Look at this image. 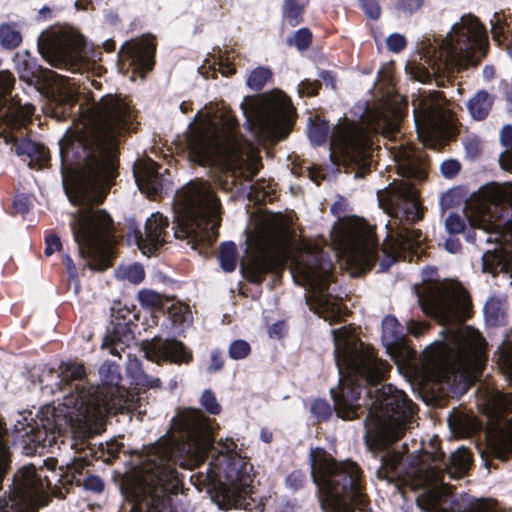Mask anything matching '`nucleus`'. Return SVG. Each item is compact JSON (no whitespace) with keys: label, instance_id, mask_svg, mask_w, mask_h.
I'll return each instance as SVG.
<instances>
[{"label":"nucleus","instance_id":"f257e3e1","mask_svg":"<svg viewBox=\"0 0 512 512\" xmlns=\"http://www.w3.org/2000/svg\"><path fill=\"white\" fill-rule=\"evenodd\" d=\"M37 45L50 65L81 77L86 75L87 83L50 72L53 82L66 90L80 122L72 138L59 142L63 188L77 208L71 213L69 226L81 257L106 260L114 241L113 220L93 205L103 201L117 174L120 137L131 128L134 112L116 95L96 100L90 92L87 84L101 87L90 76L100 77L105 69L97 64L95 52L75 28H51L39 36Z\"/></svg>","mask_w":512,"mask_h":512},{"label":"nucleus","instance_id":"f03ea898","mask_svg":"<svg viewBox=\"0 0 512 512\" xmlns=\"http://www.w3.org/2000/svg\"><path fill=\"white\" fill-rule=\"evenodd\" d=\"M334 358L339 373L338 389H331L338 417L353 420L366 413V443L374 453L379 451L380 465L376 477L397 488L409 486L421 490L416 504L422 512H498L492 499L462 495L447 506L449 491L444 476L461 478L472 465V455L464 447L454 451L448 460L433 436L413 451L409 462L402 453L386 448L398 440L416 422V405L406 394L391 384L380 383L390 369L373 349L347 328L333 330Z\"/></svg>","mask_w":512,"mask_h":512},{"label":"nucleus","instance_id":"7ed1b4c3","mask_svg":"<svg viewBox=\"0 0 512 512\" xmlns=\"http://www.w3.org/2000/svg\"><path fill=\"white\" fill-rule=\"evenodd\" d=\"M209 451L212 459L205 468L207 480L223 478L230 486L218 495V506L263 512V505L248 496L253 481L252 465L237 452L233 439H220L213 445L210 419L198 409L180 412L173 418L171 430L134 456L133 467L120 487L122 495L132 502L130 510L144 503L146 512H172L170 495L181 483L176 465L194 469L203 463Z\"/></svg>","mask_w":512,"mask_h":512},{"label":"nucleus","instance_id":"20e7f679","mask_svg":"<svg viewBox=\"0 0 512 512\" xmlns=\"http://www.w3.org/2000/svg\"><path fill=\"white\" fill-rule=\"evenodd\" d=\"M84 366L78 363H63L60 372L52 368L43 370L39 378L41 389L54 394L63 390L64 385L76 381L73 390L64 395L63 402L57 407L46 406L40 410L38 420L28 422L19 414L14 424L15 439L25 443V448L34 450L36 446H51L58 437H70V447L78 450L85 439L100 433L105 415L111 411L137 409L131 396L120 386L119 366L105 362L99 368L101 385L84 384Z\"/></svg>","mask_w":512,"mask_h":512},{"label":"nucleus","instance_id":"39448f33","mask_svg":"<svg viewBox=\"0 0 512 512\" xmlns=\"http://www.w3.org/2000/svg\"><path fill=\"white\" fill-rule=\"evenodd\" d=\"M393 157L397 174L402 179H394L377 191L379 207L394 219L386 225L388 232L381 248L373 227L357 216L339 218L330 232L336 257L361 271L370 270L377 260L380 261V271L389 269L406 250L412 251L424 239L422 232L409 224L423 217L415 185L427 176L425 157L413 147L403 145Z\"/></svg>","mask_w":512,"mask_h":512},{"label":"nucleus","instance_id":"423d86ee","mask_svg":"<svg viewBox=\"0 0 512 512\" xmlns=\"http://www.w3.org/2000/svg\"><path fill=\"white\" fill-rule=\"evenodd\" d=\"M435 274L434 268L423 269V285L417 297L422 311L445 327L447 337L425 350L426 367L442 389L462 394L481 369L486 343L478 331L456 328L470 316V299L458 282L436 280Z\"/></svg>","mask_w":512,"mask_h":512},{"label":"nucleus","instance_id":"0eeeda50","mask_svg":"<svg viewBox=\"0 0 512 512\" xmlns=\"http://www.w3.org/2000/svg\"><path fill=\"white\" fill-rule=\"evenodd\" d=\"M185 139L191 161L215 169L216 181L226 192L238 178L250 181L260 169L258 148L239 134L235 115L225 107L199 111Z\"/></svg>","mask_w":512,"mask_h":512},{"label":"nucleus","instance_id":"6e6552de","mask_svg":"<svg viewBox=\"0 0 512 512\" xmlns=\"http://www.w3.org/2000/svg\"><path fill=\"white\" fill-rule=\"evenodd\" d=\"M464 214L477 229L467 233V240L494 243L482 255V271L501 274L502 284L512 286V184L484 185L465 203Z\"/></svg>","mask_w":512,"mask_h":512},{"label":"nucleus","instance_id":"1a4fd4ad","mask_svg":"<svg viewBox=\"0 0 512 512\" xmlns=\"http://www.w3.org/2000/svg\"><path fill=\"white\" fill-rule=\"evenodd\" d=\"M407 110V104L392 106L389 103L368 110L365 126L347 121L337 124L331 134L329 156L337 166L343 165L355 172L356 178L364 177L372 163L370 132L384 136L397 131Z\"/></svg>","mask_w":512,"mask_h":512},{"label":"nucleus","instance_id":"9d476101","mask_svg":"<svg viewBox=\"0 0 512 512\" xmlns=\"http://www.w3.org/2000/svg\"><path fill=\"white\" fill-rule=\"evenodd\" d=\"M173 207L176 239L186 240L194 250L216 241L221 203L208 182L192 180L185 184L176 192Z\"/></svg>","mask_w":512,"mask_h":512},{"label":"nucleus","instance_id":"9b49d317","mask_svg":"<svg viewBox=\"0 0 512 512\" xmlns=\"http://www.w3.org/2000/svg\"><path fill=\"white\" fill-rule=\"evenodd\" d=\"M487 33L479 20L464 15L456 22L446 37L434 40L424 47L423 57L428 63L427 75L450 79L468 66L477 65L484 57Z\"/></svg>","mask_w":512,"mask_h":512},{"label":"nucleus","instance_id":"f8f14e48","mask_svg":"<svg viewBox=\"0 0 512 512\" xmlns=\"http://www.w3.org/2000/svg\"><path fill=\"white\" fill-rule=\"evenodd\" d=\"M311 476L324 497L322 505L330 512L364 511L368 499L361 481V470L352 461H335L323 449L310 452Z\"/></svg>","mask_w":512,"mask_h":512},{"label":"nucleus","instance_id":"ddd939ff","mask_svg":"<svg viewBox=\"0 0 512 512\" xmlns=\"http://www.w3.org/2000/svg\"><path fill=\"white\" fill-rule=\"evenodd\" d=\"M333 263L317 245H308L295 257L291 274L308 292L307 301L316 305V312L330 321L338 317L335 299L329 291L333 280Z\"/></svg>","mask_w":512,"mask_h":512},{"label":"nucleus","instance_id":"4468645a","mask_svg":"<svg viewBox=\"0 0 512 512\" xmlns=\"http://www.w3.org/2000/svg\"><path fill=\"white\" fill-rule=\"evenodd\" d=\"M479 408L487 418L486 450L492 458L505 460L512 454V395L486 387L481 392Z\"/></svg>","mask_w":512,"mask_h":512},{"label":"nucleus","instance_id":"2eb2a0df","mask_svg":"<svg viewBox=\"0 0 512 512\" xmlns=\"http://www.w3.org/2000/svg\"><path fill=\"white\" fill-rule=\"evenodd\" d=\"M247 129L257 140L285 138L292 125V107L285 96L261 101L246 98L241 103Z\"/></svg>","mask_w":512,"mask_h":512},{"label":"nucleus","instance_id":"dca6fc26","mask_svg":"<svg viewBox=\"0 0 512 512\" xmlns=\"http://www.w3.org/2000/svg\"><path fill=\"white\" fill-rule=\"evenodd\" d=\"M14 485L16 495L1 504L0 512H36L31 505L44 491L41 476L36 469L33 466L22 467L14 476Z\"/></svg>","mask_w":512,"mask_h":512},{"label":"nucleus","instance_id":"f3484780","mask_svg":"<svg viewBox=\"0 0 512 512\" xmlns=\"http://www.w3.org/2000/svg\"><path fill=\"white\" fill-rule=\"evenodd\" d=\"M414 121L417 129L426 130L431 136L446 125L442 95L437 91H423L413 95Z\"/></svg>","mask_w":512,"mask_h":512},{"label":"nucleus","instance_id":"a211bd4d","mask_svg":"<svg viewBox=\"0 0 512 512\" xmlns=\"http://www.w3.org/2000/svg\"><path fill=\"white\" fill-rule=\"evenodd\" d=\"M169 222L160 213H153L145 223V231L130 227L129 241H132L144 255H150L159 249L169 237Z\"/></svg>","mask_w":512,"mask_h":512},{"label":"nucleus","instance_id":"6ab92c4d","mask_svg":"<svg viewBox=\"0 0 512 512\" xmlns=\"http://www.w3.org/2000/svg\"><path fill=\"white\" fill-rule=\"evenodd\" d=\"M155 47L156 44L151 37L132 40L124 44L120 51V57L135 71L145 74L154 66Z\"/></svg>","mask_w":512,"mask_h":512},{"label":"nucleus","instance_id":"aec40b11","mask_svg":"<svg viewBox=\"0 0 512 512\" xmlns=\"http://www.w3.org/2000/svg\"><path fill=\"white\" fill-rule=\"evenodd\" d=\"M133 175L138 188L148 195L162 192L169 180L159 171V166L151 159L137 160Z\"/></svg>","mask_w":512,"mask_h":512},{"label":"nucleus","instance_id":"412c9836","mask_svg":"<svg viewBox=\"0 0 512 512\" xmlns=\"http://www.w3.org/2000/svg\"><path fill=\"white\" fill-rule=\"evenodd\" d=\"M276 265L277 260L269 251L268 246L258 244L256 250L248 256L247 261L241 264V271L249 282L259 284L264 275L272 271Z\"/></svg>","mask_w":512,"mask_h":512},{"label":"nucleus","instance_id":"4be33fe9","mask_svg":"<svg viewBox=\"0 0 512 512\" xmlns=\"http://www.w3.org/2000/svg\"><path fill=\"white\" fill-rule=\"evenodd\" d=\"M145 354L149 360L153 361H170L174 363H188L191 354L186 351L182 342L175 339L154 338L147 343Z\"/></svg>","mask_w":512,"mask_h":512},{"label":"nucleus","instance_id":"5701e85b","mask_svg":"<svg viewBox=\"0 0 512 512\" xmlns=\"http://www.w3.org/2000/svg\"><path fill=\"white\" fill-rule=\"evenodd\" d=\"M381 341L388 354L392 357L400 351L404 345L402 327L396 317L388 315L382 320Z\"/></svg>","mask_w":512,"mask_h":512},{"label":"nucleus","instance_id":"b1692460","mask_svg":"<svg viewBox=\"0 0 512 512\" xmlns=\"http://www.w3.org/2000/svg\"><path fill=\"white\" fill-rule=\"evenodd\" d=\"M448 424L457 437H470L481 430L482 423L472 414L454 411L449 415Z\"/></svg>","mask_w":512,"mask_h":512},{"label":"nucleus","instance_id":"393cba45","mask_svg":"<svg viewBox=\"0 0 512 512\" xmlns=\"http://www.w3.org/2000/svg\"><path fill=\"white\" fill-rule=\"evenodd\" d=\"M133 340V335L125 324L118 323L113 330L106 335L103 341V347L108 348L112 355L120 356L125 348Z\"/></svg>","mask_w":512,"mask_h":512},{"label":"nucleus","instance_id":"a878e982","mask_svg":"<svg viewBox=\"0 0 512 512\" xmlns=\"http://www.w3.org/2000/svg\"><path fill=\"white\" fill-rule=\"evenodd\" d=\"M507 303L504 295L491 296L484 305V316L487 324L500 326L506 320Z\"/></svg>","mask_w":512,"mask_h":512},{"label":"nucleus","instance_id":"bb28decb","mask_svg":"<svg viewBox=\"0 0 512 512\" xmlns=\"http://www.w3.org/2000/svg\"><path fill=\"white\" fill-rule=\"evenodd\" d=\"M14 62L21 80L31 84L40 77L41 69L29 52L17 53Z\"/></svg>","mask_w":512,"mask_h":512},{"label":"nucleus","instance_id":"cd10ccee","mask_svg":"<svg viewBox=\"0 0 512 512\" xmlns=\"http://www.w3.org/2000/svg\"><path fill=\"white\" fill-rule=\"evenodd\" d=\"M127 375L132 382L142 388H159L160 379L147 375L142 369L140 360L137 358H129L126 365Z\"/></svg>","mask_w":512,"mask_h":512},{"label":"nucleus","instance_id":"c85d7f7f","mask_svg":"<svg viewBox=\"0 0 512 512\" xmlns=\"http://www.w3.org/2000/svg\"><path fill=\"white\" fill-rule=\"evenodd\" d=\"M493 105V97L488 92L478 91L469 101L468 110L475 120H483L489 114Z\"/></svg>","mask_w":512,"mask_h":512},{"label":"nucleus","instance_id":"c756f323","mask_svg":"<svg viewBox=\"0 0 512 512\" xmlns=\"http://www.w3.org/2000/svg\"><path fill=\"white\" fill-rule=\"evenodd\" d=\"M175 326H188L192 323L193 316L190 307L180 301L169 300L164 308Z\"/></svg>","mask_w":512,"mask_h":512},{"label":"nucleus","instance_id":"7c9ffc66","mask_svg":"<svg viewBox=\"0 0 512 512\" xmlns=\"http://www.w3.org/2000/svg\"><path fill=\"white\" fill-rule=\"evenodd\" d=\"M309 0H284L283 19L291 27L299 25L303 20V12Z\"/></svg>","mask_w":512,"mask_h":512},{"label":"nucleus","instance_id":"2f4dec72","mask_svg":"<svg viewBox=\"0 0 512 512\" xmlns=\"http://www.w3.org/2000/svg\"><path fill=\"white\" fill-rule=\"evenodd\" d=\"M500 142L506 148L499 156L500 166L512 171V126L505 125L500 132Z\"/></svg>","mask_w":512,"mask_h":512},{"label":"nucleus","instance_id":"473e14b6","mask_svg":"<svg viewBox=\"0 0 512 512\" xmlns=\"http://www.w3.org/2000/svg\"><path fill=\"white\" fill-rule=\"evenodd\" d=\"M22 42V35L16 25L3 23L0 25V45L7 50L17 48Z\"/></svg>","mask_w":512,"mask_h":512},{"label":"nucleus","instance_id":"72a5a7b5","mask_svg":"<svg viewBox=\"0 0 512 512\" xmlns=\"http://www.w3.org/2000/svg\"><path fill=\"white\" fill-rule=\"evenodd\" d=\"M329 131V124L325 120H322L319 117H315L310 120V124L308 126V137L312 144L319 146L326 143Z\"/></svg>","mask_w":512,"mask_h":512},{"label":"nucleus","instance_id":"f704fd0d","mask_svg":"<svg viewBox=\"0 0 512 512\" xmlns=\"http://www.w3.org/2000/svg\"><path fill=\"white\" fill-rule=\"evenodd\" d=\"M137 299L140 305L146 309H164L169 302V299L150 289H141L137 294Z\"/></svg>","mask_w":512,"mask_h":512},{"label":"nucleus","instance_id":"c9c22d12","mask_svg":"<svg viewBox=\"0 0 512 512\" xmlns=\"http://www.w3.org/2000/svg\"><path fill=\"white\" fill-rule=\"evenodd\" d=\"M220 266L225 272H232L236 268L237 250L233 242H225L221 245L219 256Z\"/></svg>","mask_w":512,"mask_h":512},{"label":"nucleus","instance_id":"e433bc0d","mask_svg":"<svg viewBox=\"0 0 512 512\" xmlns=\"http://www.w3.org/2000/svg\"><path fill=\"white\" fill-rule=\"evenodd\" d=\"M118 279L126 280L132 284H139L145 277V272L140 264L134 263L120 266L116 270Z\"/></svg>","mask_w":512,"mask_h":512},{"label":"nucleus","instance_id":"4c0bfd02","mask_svg":"<svg viewBox=\"0 0 512 512\" xmlns=\"http://www.w3.org/2000/svg\"><path fill=\"white\" fill-rule=\"evenodd\" d=\"M271 78V70L267 67L259 66L250 72L246 84L251 90L259 91Z\"/></svg>","mask_w":512,"mask_h":512},{"label":"nucleus","instance_id":"58836bf2","mask_svg":"<svg viewBox=\"0 0 512 512\" xmlns=\"http://www.w3.org/2000/svg\"><path fill=\"white\" fill-rule=\"evenodd\" d=\"M490 24L493 39L500 44L504 39L507 27L505 14L502 12H495L490 19Z\"/></svg>","mask_w":512,"mask_h":512},{"label":"nucleus","instance_id":"ea45409f","mask_svg":"<svg viewBox=\"0 0 512 512\" xmlns=\"http://www.w3.org/2000/svg\"><path fill=\"white\" fill-rule=\"evenodd\" d=\"M251 352L250 344L242 339L234 340L229 348V357L233 360H241L246 358Z\"/></svg>","mask_w":512,"mask_h":512},{"label":"nucleus","instance_id":"a19ab883","mask_svg":"<svg viewBox=\"0 0 512 512\" xmlns=\"http://www.w3.org/2000/svg\"><path fill=\"white\" fill-rule=\"evenodd\" d=\"M200 402L205 410L212 415H217L221 411V405L211 390H205L202 393Z\"/></svg>","mask_w":512,"mask_h":512},{"label":"nucleus","instance_id":"79ce46f5","mask_svg":"<svg viewBox=\"0 0 512 512\" xmlns=\"http://www.w3.org/2000/svg\"><path fill=\"white\" fill-rule=\"evenodd\" d=\"M312 41V34L307 28L297 30L288 42L294 44L299 50H305Z\"/></svg>","mask_w":512,"mask_h":512},{"label":"nucleus","instance_id":"37998d69","mask_svg":"<svg viewBox=\"0 0 512 512\" xmlns=\"http://www.w3.org/2000/svg\"><path fill=\"white\" fill-rule=\"evenodd\" d=\"M498 350L500 359L512 371V332L505 337Z\"/></svg>","mask_w":512,"mask_h":512},{"label":"nucleus","instance_id":"c03bdc74","mask_svg":"<svg viewBox=\"0 0 512 512\" xmlns=\"http://www.w3.org/2000/svg\"><path fill=\"white\" fill-rule=\"evenodd\" d=\"M310 411L318 420H326L332 413L330 405L322 399L315 400Z\"/></svg>","mask_w":512,"mask_h":512},{"label":"nucleus","instance_id":"a18cd8bd","mask_svg":"<svg viewBox=\"0 0 512 512\" xmlns=\"http://www.w3.org/2000/svg\"><path fill=\"white\" fill-rule=\"evenodd\" d=\"M48 160V150L45 148V146L36 143L34 153H31L29 156V165L34 163L36 166L42 167L45 163H47Z\"/></svg>","mask_w":512,"mask_h":512},{"label":"nucleus","instance_id":"49530a36","mask_svg":"<svg viewBox=\"0 0 512 512\" xmlns=\"http://www.w3.org/2000/svg\"><path fill=\"white\" fill-rule=\"evenodd\" d=\"M445 227L448 232L458 234L464 231L465 221L460 215L451 213L445 220Z\"/></svg>","mask_w":512,"mask_h":512},{"label":"nucleus","instance_id":"de8ad7c7","mask_svg":"<svg viewBox=\"0 0 512 512\" xmlns=\"http://www.w3.org/2000/svg\"><path fill=\"white\" fill-rule=\"evenodd\" d=\"M423 0H396L395 7L405 15H410L421 8Z\"/></svg>","mask_w":512,"mask_h":512},{"label":"nucleus","instance_id":"09e8293b","mask_svg":"<svg viewBox=\"0 0 512 512\" xmlns=\"http://www.w3.org/2000/svg\"><path fill=\"white\" fill-rule=\"evenodd\" d=\"M359 2L367 17L373 20L380 17L381 8L378 0H359Z\"/></svg>","mask_w":512,"mask_h":512},{"label":"nucleus","instance_id":"8fccbe9b","mask_svg":"<svg viewBox=\"0 0 512 512\" xmlns=\"http://www.w3.org/2000/svg\"><path fill=\"white\" fill-rule=\"evenodd\" d=\"M88 465L89 462L84 457H74L71 462L66 463L68 472L72 474L73 478H76L77 475H82Z\"/></svg>","mask_w":512,"mask_h":512},{"label":"nucleus","instance_id":"3c124183","mask_svg":"<svg viewBox=\"0 0 512 512\" xmlns=\"http://www.w3.org/2000/svg\"><path fill=\"white\" fill-rule=\"evenodd\" d=\"M35 144V142L29 139L16 140L14 144L15 152L19 156H27L29 158L30 154L35 151Z\"/></svg>","mask_w":512,"mask_h":512},{"label":"nucleus","instance_id":"603ef678","mask_svg":"<svg viewBox=\"0 0 512 512\" xmlns=\"http://www.w3.org/2000/svg\"><path fill=\"white\" fill-rule=\"evenodd\" d=\"M15 83V78L8 70L0 71V96H4L10 92Z\"/></svg>","mask_w":512,"mask_h":512},{"label":"nucleus","instance_id":"864d4df0","mask_svg":"<svg viewBox=\"0 0 512 512\" xmlns=\"http://www.w3.org/2000/svg\"><path fill=\"white\" fill-rule=\"evenodd\" d=\"M386 44L389 50L397 53L404 49L406 46V40L403 35L394 33L388 36Z\"/></svg>","mask_w":512,"mask_h":512},{"label":"nucleus","instance_id":"5fc2aeb1","mask_svg":"<svg viewBox=\"0 0 512 512\" xmlns=\"http://www.w3.org/2000/svg\"><path fill=\"white\" fill-rule=\"evenodd\" d=\"M429 327L430 325L427 322L418 321L415 319H409L406 322L407 331L414 336L422 335L429 329Z\"/></svg>","mask_w":512,"mask_h":512},{"label":"nucleus","instance_id":"6e6d98bb","mask_svg":"<svg viewBox=\"0 0 512 512\" xmlns=\"http://www.w3.org/2000/svg\"><path fill=\"white\" fill-rule=\"evenodd\" d=\"M83 487L96 493L104 490V482L102 479L95 475H89L83 479Z\"/></svg>","mask_w":512,"mask_h":512},{"label":"nucleus","instance_id":"4d7b16f0","mask_svg":"<svg viewBox=\"0 0 512 512\" xmlns=\"http://www.w3.org/2000/svg\"><path fill=\"white\" fill-rule=\"evenodd\" d=\"M45 255L51 256L54 252L59 251L62 247V243L60 238L54 234L51 233L45 237Z\"/></svg>","mask_w":512,"mask_h":512},{"label":"nucleus","instance_id":"13d9d810","mask_svg":"<svg viewBox=\"0 0 512 512\" xmlns=\"http://www.w3.org/2000/svg\"><path fill=\"white\" fill-rule=\"evenodd\" d=\"M440 170L444 177L452 178L459 172L460 165L456 160L449 159L442 162Z\"/></svg>","mask_w":512,"mask_h":512},{"label":"nucleus","instance_id":"bf43d9fd","mask_svg":"<svg viewBox=\"0 0 512 512\" xmlns=\"http://www.w3.org/2000/svg\"><path fill=\"white\" fill-rule=\"evenodd\" d=\"M223 366L224 359L222 357V353L217 349L213 350L210 355V364L208 366V372H218L223 368Z\"/></svg>","mask_w":512,"mask_h":512},{"label":"nucleus","instance_id":"052dcab7","mask_svg":"<svg viewBox=\"0 0 512 512\" xmlns=\"http://www.w3.org/2000/svg\"><path fill=\"white\" fill-rule=\"evenodd\" d=\"M319 87L320 83L318 81L310 82L305 80L298 85V93L300 95L314 96L317 94Z\"/></svg>","mask_w":512,"mask_h":512},{"label":"nucleus","instance_id":"680f3d73","mask_svg":"<svg viewBox=\"0 0 512 512\" xmlns=\"http://www.w3.org/2000/svg\"><path fill=\"white\" fill-rule=\"evenodd\" d=\"M63 263L66 266V269H67L70 281L74 282L75 292L77 293L78 292V288H79V284H78V281H77L78 274H77V269H76V267H75V265L73 263V260L71 259V257L69 255H64Z\"/></svg>","mask_w":512,"mask_h":512},{"label":"nucleus","instance_id":"e2e57ef3","mask_svg":"<svg viewBox=\"0 0 512 512\" xmlns=\"http://www.w3.org/2000/svg\"><path fill=\"white\" fill-rule=\"evenodd\" d=\"M13 204L15 210L22 215L26 214L29 211L30 200L29 197L24 194L17 195L14 199Z\"/></svg>","mask_w":512,"mask_h":512},{"label":"nucleus","instance_id":"0e129e2a","mask_svg":"<svg viewBox=\"0 0 512 512\" xmlns=\"http://www.w3.org/2000/svg\"><path fill=\"white\" fill-rule=\"evenodd\" d=\"M218 66H219V70L220 72L224 75V76H230V75H233L235 73V67H234V64L230 61V57L229 56H220L219 57V60H218Z\"/></svg>","mask_w":512,"mask_h":512},{"label":"nucleus","instance_id":"69168bd1","mask_svg":"<svg viewBox=\"0 0 512 512\" xmlns=\"http://www.w3.org/2000/svg\"><path fill=\"white\" fill-rule=\"evenodd\" d=\"M304 480L305 476L301 472L294 471L287 477L286 484L293 490H297L303 485Z\"/></svg>","mask_w":512,"mask_h":512},{"label":"nucleus","instance_id":"338daca9","mask_svg":"<svg viewBox=\"0 0 512 512\" xmlns=\"http://www.w3.org/2000/svg\"><path fill=\"white\" fill-rule=\"evenodd\" d=\"M285 331H286V325L283 321H278L276 323H274L273 325H271L269 327V336L271 338H276V339H279L281 338L284 334H285Z\"/></svg>","mask_w":512,"mask_h":512},{"label":"nucleus","instance_id":"774afa93","mask_svg":"<svg viewBox=\"0 0 512 512\" xmlns=\"http://www.w3.org/2000/svg\"><path fill=\"white\" fill-rule=\"evenodd\" d=\"M445 249L450 253H457L461 248V244L458 239L449 238L444 243Z\"/></svg>","mask_w":512,"mask_h":512}]
</instances>
